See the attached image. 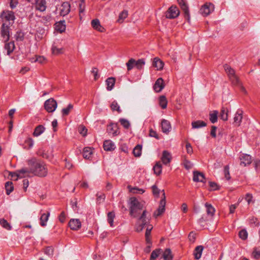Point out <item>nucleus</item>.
Returning a JSON list of instances; mask_svg holds the SVG:
<instances>
[{
	"mask_svg": "<svg viewBox=\"0 0 260 260\" xmlns=\"http://www.w3.org/2000/svg\"><path fill=\"white\" fill-rule=\"evenodd\" d=\"M87 129L85 127V126L83 125H81L78 127V132L79 133L82 135L83 136H85L87 134Z\"/></svg>",
	"mask_w": 260,
	"mask_h": 260,
	"instance_id": "obj_59",
	"label": "nucleus"
},
{
	"mask_svg": "<svg viewBox=\"0 0 260 260\" xmlns=\"http://www.w3.org/2000/svg\"><path fill=\"white\" fill-rule=\"evenodd\" d=\"M146 210H143L141 215L139 218V221L141 222V223L136 226V231L138 232H141L145 225H146L149 221V220H147L146 217Z\"/></svg>",
	"mask_w": 260,
	"mask_h": 260,
	"instance_id": "obj_7",
	"label": "nucleus"
},
{
	"mask_svg": "<svg viewBox=\"0 0 260 260\" xmlns=\"http://www.w3.org/2000/svg\"><path fill=\"white\" fill-rule=\"evenodd\" d=\"M241 162L240 165H243L244 166L249 165L251 163L252 159L250 155L243 154L240 157Z\"/></svg>",
	"mask_w": 260,
	"mask_h": 260,
	"instance_id": "obj_20",
	"label": "nucleus"
},
{
	"mask_svg": "<svg viewBox=\"0 0 260 260\" xmlns=\"http://www.w3.org/2000/svg\"><path fill=\"white\" fill-rule=\"evenodd\" d=\"M69 226L72 230L77 231L81 228V223L78 219H72L69 222Z\"/></svg>",
	"mask_w": 260,
	"mask_h": 260,
	"instance_id": "obj_14",
	"label": "nucleus"
},
{
	"mask_svg": "<svg viewBox=\"0 0 260 260\" xmlns=\"http://www.w3.org/2000/svg\"><path fill=\"white\" fill-rule=\"evenodd\" d=\"M36 9L41 12L45 11L46 9V3L45 0H36Z\"/></svg>",
	"mask_w": 260,
	"mask_h": 260,
	"instance_id": "obj_22",
	"label": "nucleus"
},
{
	"mask_svg": "<svg viewBox=\"0 0 260 260\" xmlns=\"http://www.w3.org/2000/svg\"><path fill=\"white\" fill-rule=\"evenodd\" d=\"M188 238L190 242L192 243H194L196 239V234L193 232H191L189 234Z\"/></svg>",
	"mask_w": 260,
	"mask_h": 260,
	"instance_id": "obj_64",
	"label": "nucleus"
},
{
	"mask_svg": "<svg viewBox=\"0 0 260 260\" xmlns=\"http://www.w3.org/2000/svg\"><path fill=\"white\" fill-rule=\"evenodd\" d=\"M96 202L98 204H101L103 202L106 198V196L103 193L98 192L96 194Z\"/></svg>",
	"mask_w": 260,
	"mask_h": 260,
	"instance_id": "obj_48",
	"label": "nucleus"
},
{
	"mask_svg": "<svg viewBox=\"0 0 260 260\" xmlns=\"http://www.w3.org/2000/svg\"><path fill=\"white\" fill-rule=\"evenodd\" d=\"M228 110L222 107L220 114V117L224 121H226L228 119Z\"/></svg>",
	"mask_w": 260,
	"mask_h": 260,
	"instance_id": "obj_45",
	"label": "nucleus"
},
{
	"mask_svg": "<svg viewBox=\"0 0 260 260\" xmlns=\"http://www.w3.org/2000/svg\"><path fill=\"white\" fill-rule=\"evenodd\" d=\"M159 103L162 109H165L167 108L168 101L165 96L161 95L159 97Z\"/></svg>",
	"mask_w": 260,
	"mask_h": 260,
	"instance_id": "obj_39",
	"label": "nucleus"
},
{
	"mask_svg": "<svg viewBox=\"0 0 260 260\" xmlns=\"http://www.w3.org/2000/svg\"><path fill=\"white\" fill-rule=\"evenodd\" d=\"M243 111L241 110H238L236 113L235 114L234 120V123L238 126H239L242 119Z\"/></svg>",
	"mask_w": 260,
	"mask_h": 260,
	"instance_id": "obj_24",
	"label": "nucleus"
},
{
	"mask_svg": "<svg viewBox=\"0 0 260 260\" xmlns=\"http://www.w3.org/2000/svg\"><path fill=\"white\" fill-rule=\"evenodd\" d=\"M193 180L194 182H205L206 178L203 173L198 172H193Z\"/></svg>",
	"mask_w": 260,
	"mask_h": 260,
	"instance_id": "obj_16",
	"label": "nucleus"
},
{
	"mask_svg": "<svg viewBox=\"0 0 260 260\" xmlns=\"http://www.w3.org/2000/svg\"><path fill=\"white\" fill-rule=\"evenodd\" d=\"M0 16L3 23H6L9 25H12L15 19L14 13L12 11H3L1 13Z\"/></svg>",
	"mask_w": 260,
	"mask_h": 260,
	"instance_id": "obj_3",
	"label": "nucleus"
},
{
	"mask_svg": "<svg viewBox=\"0 0 260 260\" xmlns=\"http://www.w3.org/2000/svg\"><path fill=\"white\" fill-rule=\"evenodd\" d=\"M50 216V213L48 212L47 213H43L40 217V224L42 226L46 225V223Z\"/></svg>",
	"mask_w": 260,
	"mask_h": 260,
	"instance_id": "obj_31",
	"label": "nucleus"
},
{
	"mask_svg": "<svg viewBox=\"0 0 260 260\" xmlns=\"http://www.w3.org/2000/svg\"><path fill=\"white\" fill-rule=\"evenodd\" d=\"M44 253L50 257L53 255V248L52 247H47L44 250Z\"/></svg>",
	"mask_w": 260,
	"mask_h": 260,
	"instance_id": "obj_60",
	"label": "nucleus"
},
{
	"mask_svg": "<svg viewBox=\"0 0 260 260\" xmlns=\"http://www.w3.org/2000/svg\"><path fill=\"white\" fill-rule=\"evenodd\" d=\"M0 225L7 230H11V226L10 223L4 218L0 219Z\"/></svg>",
	"mask_w": 260,
	"mask_h": 260,
	"instance_id": "obj_44",
	"label": "nucleus"
},
{
	"mask_svg": "<svg viewBox=\"0 0 260 260\" xmlns=\"http://www.w3.org/2000/svg\"><path fill=\"white\" fill-rule=\"evenodd\" d=\"M103 147L106 151H112L116 148L115 144L110 140H105L104 142Z\"/></svg>",
	"mask_w": 260,
	"mask_h": 260,
	"instance_id": "obj_21",
	"label": "nucleus"
},
{
	"mask_svg": "<svg viewBox=\"0 0 260 260\" xmlns=\"http://www.w3.org/2000/svg\"><path fill=\"white\" fill-rule=\"evenodd\" d=\"M115 217V214L114 212L112 211V212H110L108 213V215H107L108 222L110 224V225L111 227L113 226V221H114V219Z\"/></svg>",
	"mask_w": 260,
	"mask_h": 260,
	"instance_id": "obj_41",
	"label": "nucleus"
},
{
	"mask_svg": "<svg viewBox=\"0 0 260 260\" xmlns=\"http://www.w3.org/2000/svg\"><path fill=\"white\" fill-rule=\"evenodd\" d=\"M154 173L156 175H159L162 172V165L160 162H157L153 167Z\"/></svg>",
	"mask_w": 260,
	"mask_h": 260,
	"instance_id": "obj_37",
	"label": "nucleus"
},
{
	"mask_svg": "<svg viewBox=\"0 0 260 260\" xmlns=\"http://www.w3.org/2000/svg\"><path fill=\"white\" fill-rule=\"evenodd\" d=\"M152 226L150 225H148L146 229V231L145 232V240L146 242H149V240H151L150 235L151 231L152 229Z\"/></svg>",
	"mask_w": 260,
	"mask_h": 260,
	"instance_id": "obj_50",
	"label": "nucleus"
},
{
	"mask_svg": "<svg viewBox=\"0 0 260 260\" xmlns=\"http://www.w3.org/2000/svg\"><path fill=\"white\" fill-rule=\"evenodd\" d=\"M110 107L113 111H116L118 113H120L122 111L120 109V106L118 104L117 102L114 101L111 104Z\"/></svg>",
	"mask_w": 260,
	"mask_h": 260,
	"instance_id": "obj_42",
	"label": "nucleus"
},
{
	"mask_svg": "<svg viewBox=\"0 0 260 260\" xmlns=\"http://www.w3.org/2000/svg\"><path fill=\"white\" fill-rule=\"evenodd\" d=\"M180 11L176 6H172L166 13V17L169 19H174L177 17Z\"/></svg>",
	"mask_w": 260,
	"mask_h": 260,
	"instance_id": "obj_10",
	"label": "nucleus"
},
{
	"mask_svg": "<svg viewBox=\"0 0 260 260\" xmlns=\"http://www.w3.org/2000/svg\"><path fill=\"white\" fill-rule=\"evenodd\" d=\"M214 10V6L211 3H206L202 6L200 10V13L204 16H207Z\"/></svg>",
	"mask_w": 260,
	"mask_h": 260,
	"instance_id": "obj_9",
	"label": "nucleus"
},
{
	"mask_svg": "<svg viewBox=\"0 0 260 260\" xmlns=\"http://www.w3.org/2000/svg\"><path fill=\"white\" fill-rule=\"evenodd\" d=\"M5 187L6 190V193L8 195L10 194L14 190L13 184L11 181H7L6 182Z\"/></svg>",
	"mask_w": 260,
	"mask_h": 260,
	"instance_id": "obj_36",
	"label": "nucleus"
},
{
	"mask_svg": "<svg viewBox=\"0 0 260 260\" xmlns=\"http://www.w3.org/2000/svg\"><path fill=\"white\" fill-rule=\"evenodd\" d=\"M45 130V128L43 125H39L35 128L32 135L34 137H38L43 134Z\"/></svg>",
	"mask_w": 260,
	"mask_h": 260,
	"instance_id": "obj_29",
	"label": "nucleus"
},
{
	"mask_svg": "<svg viewBox=\"0 0 260 260\" xmlns=\"http://www.w3.org/2000/svg\"><path fill=\"white\" fill-rule=\"evenodd\" d=\"M66 25L64 21H60L56 23L55 29L60 32H64L66 30Z\"/></svg>",
	"mask_w": 260,
	"mask_h": 260,
	"instance_id": "obj_33",
	"label": "nucleus"
},
{
	"mask_svg": "<svg viewBox=\"0 0 260 260\" xmlns=\"http://www.w3.org/2000/svg\"><path fill=\"white\" fill-rule=\"evenodd\" d=\"M127 16L128 11L125 10H123L119 15L117 22L120 23H122L123 20L127 17Z\"/></svg>",
	"mask_w": 260,
	"mask_h": 260,
	"instance_id": "obj_38",
	"label": "nucleus"
},
{
	"mask_svg": "<svg viewBox=\"0 0 260 260\" xmlns=\"http://www.w3.org/2000/svg\"><path fill=\"white\" fill-rule=\"evenodd\" d=\"M206 123L204 121L197 120L191 123L192 128H199L206 126Z\"/></svg>",
	"mask_w": 260,
	"mask_h": 260,
	"instance_id": "obj_32",
	"label": "nucleus"
},
{
	"mask_svg": "<svg viewBox=\"0 0 260 260\" xmlns=\"http://www.w3.org/2000/svg\"><path fill=\"white\" fill-rule=\"evenodd\" d=\"M144 202H139L135 197L130 198V214L134 217L140 214V210L144 207Z\"/></svg>",
	"mask_w": 260,
	"mask_h": 260,
	"instance_id": "obj_2",
	"label": "nucleus"
},
{
	"mask_svg": "<svg viewBox=\"0 0 260 260\" xmlns=\"http://www.w3.org/2000/svg\"><path fill=\"white\" fill-rule=\"evenodd\" d=\"M177 2L182 10L184 12V18L189 22L190 17L187 4L184 0H177Z\"/></svg>",
	"mask_w": 260,
	"mask_h": 260,
	"instance_id": "obj_8",
	"label": "nucleus"
},
{
	"mask_svg": "<svg viewBox=\"0 0 260 260\" xmlns=\"http://www.w3.org/2000/svg\"><path fill=\"white\" fill-rule=\"evenodd\" d=\"M239 236L241 239L245 240L247 238L248 233L246 230L243 229L239 232Z\"/></svg>",
	"mask_w": 260,
	"mask_h": 260,
	"instance_id": "obj_54",
	"label": "nucleus"
},
{
	"mask_svg": "<svg viewBox=\"0 0 260 260\" xmlns=\"http://www.w3.org/2000/svg\"><path fill=\"white\" fill-rule=\"evenodd\" d=\"M249 223L252 226H258L259 225V222L257 218L254 217H252L249 219Z\"/></svg>",
	"mask_w": 260,
	"mask_h": 260,
	"instance_id": "obj_55",
	"label": "nucleus"
},
{
	"mask_svg": "<svg viewBox=\"0 0 260 260\" xmlns=\"http://www.w3.org/2000/svg\"><path fill=\"white\" fill-rule=\"evenodd\" d=\"M52 53L54 55H58L63 53L62 48H58L55 46H53L52 47Z\"/></svg>",
	"mask_w": 260,
	"mask_h": 260,
	"instance_id": "obj_58",
	"label": "nucleus"
},
{
	"mask_svg": "<svg viewBox=\"0 0 260 260\" xmlns=\"http://www.w3.org/2000/svg\"><path fill=\"white\" fill-rule=\"evenodd\" d=\"M25 146L24 148H27V149L31 148L34 145V140L31 138H28L24 141Z\"/></svg>",
	"mask_w": 260,
	"mask_h": 260,
	"instance_id": "obj_47",
	"label": "nucleus"
},
{
	"mask_svg": "<svg viewBox=\"0 0 260 260\" xmlns=\"http://www.w3.org/2000/svg\"><path fill=\"white\" fill-rule=\"evenodd\" d=\"M205 206L206 208L207 215L211 217L213 216L215 211L214 208L210 204L208 203L205 204Z\"/></svg>",
	"mask_w": 260,
	"mask_h": 260,
	"instance_id": "obj_30",
	"label": "nucleus"
},
{
	"mask_svg": "<svg viewBox=\"0 0 260 260\" xmlns=\"http://www.w3.org/2000/svg\"><path fill=\"white\" fill-rule=\"evenodd\" d=\"M171 159L172 155L171 153L167 150L163 151L161 158L162 163L165 165H167L171 162Z\"/></svg>",
	"mask_w": 260,
	"mask_h": 260,
	"instance_id": "obj_15",
	"label": "nucleus"
},
{
	"mask_svg": "<svg viewBox=\"0 0 260 260\" xmlns=\"http://www.w3.org/2000/svg\"><path fill=\"white\" fill-rule=\"evenodd\" d=\"M145 60L144 59H138L137 61H135V66L138 69H141L143 66L145 64Z\"/></svg>",
	"mask_w": 260,
	"mask_h": 260,
	"instance_id": "obj_56",
	"label": "nucleus"
},
{
	"mask_svg": "<svg viewBox=\"0 0 260 260\" xmlns=\"http://www.w3.org/2000/svg\"><path fill=\"white\" fill-rule=\"evenodd\" d=\"M15 39L17 41H22L24 39V35L21 31H18L15 35Z\"/></svg>",
	"mask_w": 260,
	"mask_h": 260,
	"instance_id": "obj_51",
	"label": "nucleus"
},
{
	"mask_svg": "<svg viewBox=\"0 0 260 260\" xmlns=\"http://www.w3.org/2000/svg\"><path fill=\"white\" fill-rule=\"evenodd\" d=\"M152 190L153 195L158 198L160 190L155 185H153L152 186Z\"/></svg>",
	"mask_w": 260,
	"mask_h": 260,
	"instance_id": "obj_61",
	"label": "nucleus"
},
{
	"mask_svg": "<svg viewBox=\"0 0 260 260\" xmlns=\"http://www.w3.org/2000/svg\"><path fill=\"white\" fill-rule=\"evenodd\" d=\"M52 19V18L50 15H47L42 17L40 21L44 25L48 26L49 25H50V22Z\"/></svg>",
	"mask_w": 260,
	"mask_h": 260,
	"instance_id": "obj_35",
	"label": "nucleus"
},
{
	"mask_svg": "<svg viewBox=\"0 0 260 260\" xmlns=\"http://www.w3.org/2000/svg\"><path fill=\"white\" fill-rule=\"evenodd\" d=\"M70 4L68 2H63L60 8V14L64 16L68 14L70 12Z\"/></svg>",
	"mask_w": 260,
	"mask_h": 260,
	"instance_id": "obj_13",
	"label": "nucleus"
},
{
	"mask_svg": "<svg viewBox=\"0 0 260 260\" xmlns=\"http://www.w3.org/2000/svg\"><path fill=\"white\" fill-rule=\"evenodd\" d=\"M128 188H129V191L133 193L142 194L145 192V190L142 188H138L137 187L130 188V186H128Z\"/></svg>",
	"mask_w": 260,
	"mask_h": 260,
	"instance_id": "obj_53",
	"label": "nucleus"
},
{
	"mask_svg": "<svg viewBox=\"0 0 260 260\" xmlns=\"http://www.w3.org/2000/svg\"><path fill=\"white\" fill-rule=\"evenodd\" d=\"M107 132L113 137L117 136L120 134L119 126L117 123H111L108 125Z\"/></svg>",
	"mask_w": 260,
	"mask_h": 260,
	"instance_id": "obj_11",
	"label": "nucleus"
},
{
	"mask_svg": "<svg viewBox=\"0 0 260 260\" xmlns=\"http://www.w3.org/2000/svg\"><path fill=\"white\" fill-rule=\"evenodd\" d=\"M10 25L6 24V23H3L1 34L3 39L5 42L8 41L10 39Z\"/></svg>",
	"mask_w": 260,
	"mask_h": 260,
	"instance_id": "obj_12",
	"label": "nucleus"
},
{
	"mask_svg": "<svg viewBox=\"0 0 260 260\" xmlns=\"http://www.w3.org/2000/svg\"><path fill=\"white\" fill-rule=\"evenodd\" d=\"M142 146L141 145H137L133 149V154L136 157H139L142 153Z\"/></svg>",
	"mask_w": 260,
	"mask_h": 260,
	"instance_id": "obj_40",
	"label": "nucleus"
},
{
	"mask_svg": "<svg viewBox=\"0 0 260 260\" xmlns=\"http://www.w3.org/2000/svg\"><path fill=\"white\" fill-rule=\"evenodd\" d=\"M152 65L157 70H161L164 68V63L158 57H155L153 59Z\"/></svg>",
	"mask_w": 260,
	"mask_h": 260,
	"instance_id": "obj_23",
	"label": "nucleus"
},
{
	"mask_svg": "<svg viewBox=\"0 0 260 260\" xmlns=\"http://www.w3.org/2000/svg\"><path fill=\"white\" fill-rule=\"evenodd\" d=\"M217 111H214L213 113L210 114V120L212 123H214L217 121Z\"/></svg>",
	"mask_w": 260,
	"mask_h": 260,
	"instance_id": "obj_52",
	"label": "nucleus"
},
{
	"mask_svg": "<svg viewBox=\"0 0 260 260\" xmlns=\"http://www.w3.org/2000/svg\"><path fill=\"white\" fill-rule=\"evenodd\" d=\"M184 168L187 170H189L192 168L193 165L189 160H185L183 163Z\"/></svg>",
	"mask_w": 260,
	"mask_h": 260,
	"instance_id": "obj_63",
	"label": "nucleus"
},
{
	"mask_svg": "<svg viewBox=\"0 0 260 260\" xmlns=\"http://www.w3.org/2000/svg\"><path fill=\"white\" fill-rule=\"evenodd\" d=\"M28 168H24L17 170L16 173H10L12 177L17 176L18 178H23L28 176L31 173L34 176L44 177L48 174V169L45 162L36 158H32L27 160Z\"/></svg>",
	"mask_w": 260,
	"mask_h": 260,
	"instance_id": "obj_1",
	"label": "nucleus"
},
{
	"mask_svg": "<svg viewBox=\"0 0 260 260\" xmlns=\"http://www.w3.org/2000/svg\"><path fill=\"white\" fill-rule=\"evenodd\" d=\"M162 132L166 134H168L171 129V125L170 122L166 119L161 121Z\"/></svg>",
	"mask_w": 260,
	"mask_h": 260,
	"instance_id": "obj_19",
	"label": "nucleus"
},
{
	"mask_svg": "<svg viewBox=\"0 0 260 260\" xmlns=\"http://www.w3.org/2000/svg\"><path fill=\"white\" fill-rule=\"evenodd\" d=\"M161 191L162 192V197L160 201L159 207L153 214L154 216L155 217L161 215L165 211L166 204L165 193L164 190H162Z\"/></svg>",
	"mask_w": 260,
	"mask_h": 260,
	"instance_id": "obj_5",
	"label": "nucleus"
},
{
	"mask_svg": "<svg viewBox=\"0 0 260 260\" xmlns=\"http://www.w3.org/2000/svg\"><path fill=\"white\" fill-rule=\"evenodd\" d=\"M92 154V151L90 147H85L83 149V156L85 159H89Z\"/></svg>",
	"mask_w": 260,
	"mask_h": 260,
	"instance_id": "obj_34",
	"label": "nucleus"
},
{
	"mask_svg": "<svg viewBox=\"0 0 260 260\" xmlns=\"http://www.w3.org/2000/svg\"><path fill=\"white\" fill-rule=\"evenodd\" d=\"M106 83L107 85V89L110 91L114 86L115 79L114 77H109L106 80Z\"/></svg>",
	"mask_w": 260,
	"mask_h": 260,
	"instance_id": "obj_27",
	"label": "nucleus"
},
{
	"mask_svg": "<svg viewBox=\"0 0 260 260\" xmlns=\"http://www.w3.org/2000/svg\"><path fill=\"white\" fill-rule=\"evenodd\" d=\"M15 48L14 42L13 41L8 42L5 44V49L7 51V54L8 55L12 53Z\"/></svg>",
	"mask_w": 260,
	"mask_h": 260,
	"instance_id": "obj_25",
	"label": "nucleus"
},
{
	"mask_svg": "<svg viewBox=\"0 0 260 260\" xmlns=\"http://www.w3.org/2000/svg\"><path fill=\"white\" fill-rule=\"evenodd\" d=\"M73 109V105L71 104L68 105V107L63 108L61 110V113L63 116H67L69 114L70 112Z\"/></svg>",
	"mask_w": 260,
	"mask_h": 260,
	"instance_id": "obj_46",
	"label": "nucleus"
},
{
	"mask_svg": "<svg viewBox=\"0 0 260 260\" xmlns=\"http://www.w3.org/2000/svg\"><path fill=\"white\" fill-rule=\"evenodd\" d=\"M162 257L164 260H172L173 255L170 248L166 249L162 253Z\"/></svg>",
	"mask_w": 260,
	"mask_h": 260,
	"instance_id": "obj_26",
	"label": "nucleus"
},
{
	"mask_svg": "<svg viewBox=\"0 0 260 260\" xmlns=\"http://www.w3.org/2000/svg\"><path fill=\"white\" fill-rule=\"evenodd\" d=\"M161 252V249L160 248L156 249L153 250L150 255V260H155Z\"/></svg>",
	"mask_w": 260,
	"mask_h": 260,
	"instance_id": "obj_43",
	"label": "nucleus"
},
{
	"mask_svg": "<svg viewBox=\"0 0 260 260\" xmlns=\"http://www.w3.org/2000/svg\"><path fill=\"white\" fill-rule=\"evenodd\" d=\"M119 121L123 127L126 129H128L131 126L129 121L126 119L120 118L119 119Z\"/></svg>",
	"mask_w": 260,
	"mask_h": 260,
	"instance_id": "obj_49",
	"label": "nucleus"
},
{
	"mask_svg": "<svg viewBox=\"0 0 260 260\" xmlns=\"http://www.w3.org/2000/svg\"><path fill=\"white\" fill-rule=\"evenodd\" d=\"M223 67L232 83L234 85L240 84V80L236 76L235 71L227 64H224Z\"/></svg>",
	"mask_w": 260,
	"mask_h": 260,
	"instance_id": "obj_4",
	"label": "nucleus"
},
{
	"mask_svg": "<svg viewBox=\"0 0 260 260\" xmlns=\"http://www.w3.org/2000/svg\"><path fill=\"white\" fill-rule=\"evenodd\" d=\"M92 27L100 32H104L105 29L101 25L100 20L98 19H93L91 22Z\"/></svg>",
	"mask_w": 260,
	"mask_h": 260,
	"instance_id": "obj_17",
	"label": "nucleus"
},
{
	"mask_svg": "<svg viewBox=\"0 0 260 260\" xmlns=\"http://www.w3.org/2000/svg\"><path fill=\"white\" fill-rule=\"evenodd\" d=\"M56 101L53 98H50L45 102L44 107L49 113L53 112L57 108Z\"/></svg>",
	"mask_w": 260,
	"mask_h": 260,
	"instance_id": "obj_6",
	"label": "nucleus"
},
{
	"mask_svg": "<svg viewBox=\"0 0 260 260\" xmlns=\"http://www.w3.org/2000/svg\"><path fill=\"white\" fill-rule=\"evenodd\" d=\"M91 73L93 74L94 76V80H96L100 77L99 75V70L96 68H93L92 69Z\"/></svg>",
	"mask_w": 260,
	"mask_h": 260,
	"instance_id": "obj_62",
	"label": "nucleus"
},
{
	"mask_svg": "<svg viewBox=\"0 0 260 260\" xmlns=\"http://www.w3.org/2000/svg\"><path fill=\"white\" fill-rule=\"evenodd\" d=\"M203 249L204 247L202 245L196 247L193 253L196 259H199L201 258Z\"/></svg>",
	"mask_w": 260,
	"mask_h": 260,
	"instance_id": "obj_28",
	"label": "nucleus"
},
{
	"mask_svg": "<svg viewBox=\"0 0 260 260\" xmlns=\"http://www.w3.org/2000/svg\"><path fill=\"white\" fill-rule=\"evenodd\" d=\"M126 65L127 66V70H131L134 66H135V60L133 58H131L126 63Z\"/></svg>",
	"mask_w": 260,
	"mask_h": 260,
	"instance_id": "obj_57",
	"label": "nucleus"
},
{
	"mask_svg": "<svg viewBox=\"0 0 260 260\" xmlns=\"http://www.w3.org/2000/svg\"><path fill=\"white\" fill-rule=\"evenodd\" d=\"M164 86L163 79L161 78H159L156 81L153 86V89L156 92H159L161 91Z\"/></svg>",
	"mask_w": 260,
	"mask_h": 260,
	"instance_id": "obj_18",
	"label": "nucleus"
}]
</instances>
